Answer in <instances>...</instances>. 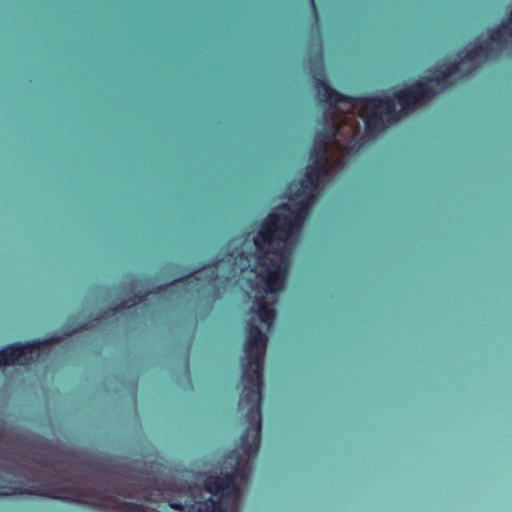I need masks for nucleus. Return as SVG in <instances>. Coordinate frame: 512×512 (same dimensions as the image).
<instances>
[{
    "label": "nucleus",
    "mask_w": 512,
    "mask_h": 512,
    "mask_svg": "<svg viewBox=\"0 0 512 512\" xmlns=\"http://www.w3.org/2000/svg\"><path fill=\"white\" fill-rule=\"evenodd\" d=\"M60 337L15 343L0 350V366L26 365L40 356L41 348ZM35 495L98 506L112 511V481L98 483L71 466L40 462H0V496Z\"/></svg>",
    "instance_id": "obj_1"
},
{
    "label": "nucleus",
    "mask_w": 512,
    "mask_h": 512,
    "mask_svg": "<svg viewBox=\"0 0 512 512\" xmlns=\"http://www.w3.org/2000/svg\"><path fill=\"white\" fill-rule=\"evenodd\" d=\"M142 302V297L138 296V295H135L134 298L132 299H129L123 303H121L120 305L116 306L114 309H113V314H118V313H121L123 310L125 309H129L133 306H135L136 304Z\"/></svg>",
    "instance_id": "obj_2"
}]
</instances>
